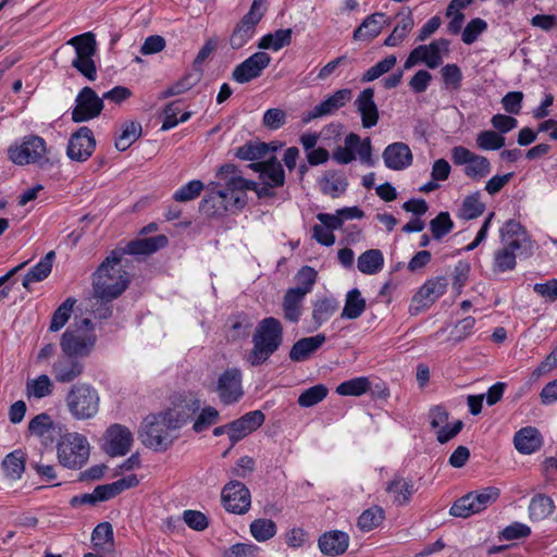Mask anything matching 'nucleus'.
<instances>
[{"label":"nucleus","instance_id":"c9c22d12","mask_svg":"<svg viewBox=\"0 0 557 557\" xmlns=\"http://www.w3.org/2000/svg\"><path fill=\"white\" fill-rule=\"evenodd\" d=\"M306 294L300 289L289 288L283 298L284 318L290 322H298L301 315V305Z\"/></svg>","mask_w":557,"mask_h":557},{"label":"nucleus","instance_id":"412c9836","mask_svg":"<svg viewBox=\"0 0 557 557\" xmlns=\"http://www.w3.org/2000/svg\"><path fill=\"white\" fill-rule=\"evenodd\" d=\"M354 104L360 114L362 127L371 128L377 124L380 120V113L374 101L373 88L369 87L360 91Z\"/></svg>","mask_w":557,"mask_h":557},{"label":"nucleus","instance_id":"5701e85b","mask_svg":"<svg viewBox=\"0 0 557 557\" xmlns=\"http://www.w3.org/2000/svg\"><path fill=\"white\" fill-rule=\"evenodd\" d=\"M76 356L59 357L52 366V374L59 383H72L79 377L84 371V363Z\"/></svg>","mask_w":557,"mask_h":557},{"label":"nucleus","instance_id":"49530a36","mask_svg":"<svg viewBox=\"0 0 557 557\" xmlns=\"http://www.w3.org/2000/svg\"><path fill=\"white\" fill-rule=\"evenodd\" d=\"M91 542L99 552L110 550L113 545V528L111 523H99L92 531Z\"/></svg>","mask_w":557,"mask_h":557},{"label":"nucleus","instance_id":"473e14b6","mask_svg":"<svg viewBox=\"0 0 557 557\" xmlns=\"http://www.w3.org/2000/svg\"><path fill=\"white\" fill-rule=\"evenodd\" d=\"M55 259L54 251H49L36 265H34L24 276L22 285L30 290L32 283L41 282L49 276L52 264Z\"/></svg>","mask_w":557,"mask_h":557},{"label":"nucleus","instance_id":"864d4df0","mask_svg":"<svg viewBox=\"0 0 557 557\" xmlns=\"http://www.w3.org/2000/svg\"><path fill=\"white\" fill-rule=\"evenodd\" d=\"M329 389L324 384H317L305 389L298 397V405L304 408L312 407L327 396Z\"/></svg>","mask_w":557,"mask_h":557},{"label":"nucleus","instance_id":"4be33fe9","mask_svg":"<svg viewBox=\"0 0 557 557\" xmlns=\"http://www.w3.org/2000/svg\"><path fill=\"white\" fill-rule=\"evenodd\" d=\"M382 158L386 168L403 171L412 164L413 156L409 146L401 141L385 147Z\"/></svg>","mask_w":557,"mask_h":557},{"label":"nucleus","instance_id":"20e7f679","mask_svg":"<svg viewBox=\"0 0 557 557\" xmlns=\"http://www.w3.org/2000/svg\"><path fill=\"white\" fill-rule=\"evenodd\" d=\"M283 325L278 319H262L252 334V348L246 357L247 362L252 367L267 362L283 344Z\"/></svg>","mask_w":557,"mask_h":557},{"label":"nucleus","instance_id":"2eb2a0df","mask_svg":"<svg viewBox=\"0 0 557 557\" xmlns=\"http://www.w3.org/2000/svg\"><path fill=\"white\" fill-rule=\"evenodd\" d=\"M96 148L92 131L87 126L79 127L69 139L66 156L76 162L88 160Z\"/></svg>","mask_w":557,"mask_h":557},{"label":"nucleus","instance_id":"a18cd8bd","mask_svg":"<svg viewBox=\"0 0 557 557\" xmlns=\"http://www.w3.org/2000/svg\"><path fill=\"white\" fill-rule=\"evenodd\" d=\"M276 147L270 148L265 143L249 141L237 148L235 156L242 160L255 161L262 159L270 150H275Z\"/></svg>","mask_w":557,"mask_h":557},{"label":"nucleus","instance_id":"cd10ccee","mask_svg":"<svg viewBox=\"0 0 557 557\" xmlns=\"http://www.w3.org/2000/svg\"><path fill=\"white\" fill-rule=\"evenodd\" d=\"M168 245V238L164 235H157L148 238H140L129 242L123 251L121 252V257L123 255H133V256H148L151 255L159 249L165 247Z\"/></svg>","mask_w":557,"mask_h":557},{"label":"nucleus","instance_id":"7c9ffc66","mask_svg":"<svg viewBox=\"0 0 557 557\" xmlns=\"http://www.w3.org/2000/svg\"><path fill=\"white\" fill-rule=\"evenodd\" d=\"M349 537L345 532L332 531L324 533L319 539L321 552L330 556H338L348 548Z\"/></svg>","mask_w":557,"mask_h":557},{"label":"nucleus","instance_id":"58836bf2","mask_svg":"<svg viewBox=\"0 0 557 557\" xmlns=\"http://www.w3.org/2000/svg\"><path fill=\"white\" fill-rule=\"evenodd\" d=\"M25 453L21 449H16L4 457L1 466L7 478L18 480L25 471Z\"/></svg>","mask_w":557,"mask_h":557},{"label":"nucleus","instance_id":"c756f323","mask_svg":"<svg viewBox=\"0 0 557 557\" xmlns=\"http://www.w3.org/2000/svg\"><path fill=\"white\" fill-rule=\"evenodd\" d=\"M513 444L519 453L530 455L541 448L542 435L536 428L525 426L515 434Z\"/></svg>","mask_w":557,"mask_h":557},{"label":"nucleus","instance_id":"ddd939ff","mask_svg":"<svg viewBox=\"0 0 557 557\" xmlns=\"http://www.w3.org/2000/svg\"><path fill=\"white\" fill-rule=\"evenodd\" d=\"M221 500L225 510L235 515L246 513L251 505L250 492L239 481H231L223 487Z\"/></svg>","mask_w":557,"mask_h":557},{"label":"nucleus","instance_id":"e433bc0d","mask_svg":"<svg viewBox=\"0 0 557 557\" xmlns=\"http://www.w3.org/2000/svg\"><path fill=\"white\" fill-rule=\"evenodd\" d=\"M321 190L325 195H330L333 198L346 191L348 186L347 180L337 171H326L320 181Z\"/></svg>","mask_w":557,"mask_h":557},{"label":"nucleus","instance_id":"9b49d317","mask_svg":"<svg viewBox=\"0 0 557 557\" xmlns=\"http://www.w3.org/2000/svg\"><path fill=\"white\" fill-rule=\"evenodd\" d=\"M47 153L46 141L38 135H28L23 137L21 145L11 146L8 149L9 159L17 164L25 165L30 163H42Z\"/></svg>","mask_w":557,"mask_h":557},{"label":"nucleus","instance_id":"39448f33","mask_svg":"<svg viewBox=\"0 0 557 557\" xmlns=\"http://www.w3.org/2000/svg\"><path fill=\"white\" fill-rule=\"evenodd\" d=\"M169 421L164 411L148 414L139 430L141 443L157 453L168 450L178 437V430Z\"/></svg>","mask_w":557,"mask_h":557},{"label":"nucleus","instance_id":"f257e3e1","mask_svg":"<svg viewBox=\"0 0 557 557\" xmlns=\"http://www.w3.org/2000/svg\"><path fill=\"white\" fill-rule=\"evenodd\" d=\"M235 175V165L227 163L219 168L216 181L207 185V195L200 201L199 210L208 216L220 218L232 209H242L246 206L243 191L237 184L228 183Z\"/></svg>","mask_w":557,"mask_h":557},{"label":"nucleus","instance_id":"8fccbe9b","mask_svg":"<svg viewBox=\"0 0 557 557\" xmlns=\"http://www.w3.org/2000/svg\"><path fill=\"white\" fill-rule=\"evenodd\" d=\"M371 387V383L367 376L354 377L344 381L336 387V393L342 396H361Z\"/></svg>","mask_w":557,"mask_h":557},{"label":"nucleus","instance_id":"6e6552de","mask_svg":"<svg viewBox=\"0 0 557 557\" xmlns=\"http://www.w3.org/2000/svg\"><path fill=\"white\" fill-rule=\"evenodd\" d=\"M57 449L59 462L69 469H81L90 454L86 436L76 432L61 435Z\"/></svg>","mask_w":557,"mask_h":557},{"label":"nucleus","instance_id":"0e129e2a","mask_svg":"<svg viewBox=\"0 0 557 557\" xmlns=\"http://www.w3.org/2000/svg\"><path fill=\"white\" fill-rule=\"evenodd\" d=\"M517 253H511L504 247L495 252L493 271L494 272H506L511 271L516 268Z\"/></svg>","mask_w":557,"mask_h":557},{"label":"nucleus","instance_id":"aec40b11","mask_svg":"<svg viewBox=\"0 0 557 557\" xmlns=\"http://www.w3.org/2000/svg\"><path fill=\"white\" fill-rule=\"evenodd\" d=\"M265 416L261 410H253L230 422L231 447H233L236 443H238L251 432L259 429L263 424Z\"/></svg>","mask_w":557,"mask_h":557},{"label":"nucleus","instance_id":"423d86ee","mask_svg":"<svg viewBox=\"0 0 557 557\" xmlns=\"http://www.w3.org/2000/svg\"><path fill=\"white\" fill-rule=\"evenodd\" d=\"M97 343L95 325L88 318L75 320L62 334L60 347L64 355L88 357Z\"/></svg>","mask_w":557,"mask_h":557},{"label":"nucleus","instance_id":"3c124183","mask_svg":"<svg viewBox=\"0 0 557 557\" xmlns=\"http://www.w3.org/2000/svg\"><path fill=\"white\" fill-rule=\"evenodd\" d=\"M359 144V135L356 133H349L345 137V146H338L333 151V159L339 164H348L356 159L355 148Z\"/></svg>","mask_w":557,"mask_h":557},{"label":"nucleus","instance_id":"de8ad7c7","mask_svg":"<svg viewBox=\"0 0 557 557\" xmlns=\"http://www.w3.org/2000/svg\"><path fill=\"white\" fill-rule=\"evenodd\" d=\"M75 304L76 299L69 297L57 308L49 325L50 332L60 331L69 322Z\"/></svg>","mask_w":557,"mask_h":557},{"label":"nucleus","instance_id":"4c0bfd02","mask_svg":"<svg viewBox=\"0 0 557 557\" xmlns=\"http://www.w3.org/2000/svg\"><path fill=\"white\" fill-rule=\"evenodd\" d=\"M384 265V257L379 249H369L361 253L357 261L358 270L367 275L379 273Z\"/></svg>","mask_w":557,"mask_h":557},{"label":"nucleus","instance_id":"c03bdc74","mask_svg":"<svg viewBox=\"0 0 557 557\" xmlns=\"http://www.w3.org/2000/svg\"><path fill=\"white\" fill-rule=\"evenodd\" d=\"M143 133L141 124L138 122H126L122 127V133L115 139V148L119 151L128 149Z\"/></svg>","mask_w":557,"mask_h":557},{"label":"nucleus","instance_id":"1a4fd4ad","mask_svg":"<svg viewBox=\"0 0 557 557\" xmlns=\"http://www.w3.org/2000/svg\"><path fill=\"white\" fill-rule=\"evenodd\" d=\"M75 48V58L72 66L75 67L87 79L94 82L97 78V67L92 57L97 51L95 35L90 32L75 36L67 41Z\"/></svg>","mask_w":557,"mask_h":557},{"label":"nucleus","instance_id":"603ef678","mask_svg":"<svg viewBox=\"0 0 557 557\" xmlns=\"http://www.w3.org/2000/svg\"><path fill=\"white\" fill-rule=\"evenodd\" d=\"M480 199V191L467 196L460 208V216L465 220H473L482 215L485 210V205Z\"/></svg>","mask_w":557,"mask_h":557},{"label":"nucleus","instance_id":"f8f14e48","mask_svg":"<svg viewBox=\"0 0 557 557\" xmlns=\"http://www.w3.org/2000/svg\"><path fill=\"white\" fill-rule=\"evenodd\" d=\"M451 160L456 165H465V174L473 181H480L486 177L492 170L490 160L470 151L463 146H457L451 149Z\"/></svg>","mask_w":557,"mask_h":557},{"label":"nucleus","instance_id":"5fc2aeb1","mask_svg":"<svg viewBox=\"0 0 557 557\" xmlns=\"http://www.w3.org/2000/svg\"><path fill=\"white\" fill-rule=\"evenodd\" d=\"M250 533L258 542H265L276 533V524L271 519H257L250 524Z\"/></svg>","mask_w":557,"mask_h":557},{"label":"nucleus","instance_id":"b1692460","mask_svg":"<svg viewBox=\"0 0 557 557\" xmlns=\"http://www.w3.org/2000/svg\"><path fill=\"white\" fill-rule=\"evenodd\" d=\"M448 281L445 276L428 280L413 296V301L426 308L434 304L447 289Z\"/></svg>","mask_w":557,"mask_h":557},{"label":"nucleus","instance_id":"a211bd4d","mask_svg":"<svg viewBox=\"0 0 557 557\" xmlns=\"http://www.w3.org/2000/svg\"><path fill=\"white\" fill-rule=\"evenodd\" d=\"M270 62L271 57L267 52H256L234 69L232 78L239 84L248 83L259 77Z\"/></svg>","mask_w":557,"mask_h":557},{"label":"nucleus","instance_id":"4468645a","mask_svg":"<svg viewBox=\"0 0 557 557\" xmlns=\"http://www.w3.org/2000/svg\"><path fill=\"white\" fill-rule=\"evenodd\" d=\"M76 106L72 110V121L82 123L97 117L103 110L102 98L98 97L91 87H84L75 99Z\"/></svg>","mask_w":557,"mask_h":557},{"label":"nucleus","instance_id":"37998d69","mask_svg":"<svg viewBox=\"0 0 557 557\" xmlns=\"http://www.w3.org/2000/svg\"><path fill=\"white\" fill-rule=\"evenodd\" d=\"M440 45H443L444 51H448L449 41L447 39L441 38L437 40H433L430 45H421V48H424V52L420 55L422 58V62L430 69H436L442 64V55Z\"/></svg>","mask_w":557,"mask_h":557},{"label":"nucleus","instance_id":"774afa93","mask_svg":"<svg viewBox=\"0 0 557 557\" xmlns=\"http://www.w3.org/2000/svg\"><path fill=\"white\" fill-rule=\"evenodd\" d=\"M259 546L252 543H236L223 552L224 557H256Z\"/></svg>","mask_w":557,"mask_h":557},{"label":"nucleus","instance_id":"7ed1b4c3","mask_svg":"<svg viewBox=\"0 0 557 557\" xmlns=\"http://www.w3.org/2000/svg\"><path fill=\"white\" fill-rule=\"evenodd\" d=\"M128 284L127 272L121 268V252L113 250L94 273V295L110 302L117 298Z\"/></svg>","mask_w":557,"mask_h":557},{"label":"nucleus","instance_id":"79ce46f5","mask_svg":"<svg viewBox=\"0 0 557 557\" xmlns=\"http://www.w3.org/2000/svg\"><path fill=\"white\" fill-rule=\"evenodd\" d=\"M292 34V28L277 29L274 33L264 35L260 39L258 47L260 49H272L273 51H278L280 49L290 45Z\"/></svg>","mask_w":557,"mask_h":557},{"label":"nucleus","instance_id":"bf43d9fd","mask_svg":"<svg viewBox=\"0 0 557 557\" xmlns=\"http://www.w3.org/2000/svg\"><path fill=\"white\" fill-rule=\"evenodd\" d=\"M430 228L435 239H441L454 228V222L448 212H440L430 222Z\"/></svg>","mask_w":557,"mask_h":557},{"label":"nucleus","instance_id":"dca6fc26","mask_svg":"<svg viewBox=\"0 0 557 557\" xmlns=\"http://www.w3.org/2000/svg\"><path fill=\"white\" fill-rule=\"evenodd\" d=\"M216 391L224 405L237 403L244 395L242 372L236 368L225 370L218 380Z\"/></svg>","mask_w":557,"mask_h":557},{"label":"nucleus","instance_id":"e2e57ef3","mask_svg":"<svg viewBox=\"0 0 557 557\" xmlns=\"http://www.w3.org/2000/svg\"><path fill=\"white\" fill-rule=\"evenodd\" d=\"M220 419L219 411L211 406L205 407L196 421L194 422L193 430L197 433H200L207 429H209L211 425L215 424Z\"/></svg>","mask_w":557,"mask_h":557},{"label":"nucleus","instance_id":"6ab92c4d","mask_svg":"<svg viewBox=\"0 0 557 557\" xmlns=\"http://www.w3.org/2000/svg\"><path fill=\"white\" fill-rule=\"evenodd\" d=\"M352 98V91L349 88H343L336 90L330 95L321 103L317 104L311 111H309L304 117V123H309L312 120L332 115L343 107H345Z\"/></svg>","mask_w":557,"mask_h":557},{"label":"nucleus","instance_id":"f3484780","mask_svg":"<svg viewBox=\"0 0 557 557\" xmlns=\"http://www.w3.org/2000/svg\"><path fill=\"white\" fill-rule=\"evenodd\" d=\"M104 438L103 449L111 457L126 455L131 450L134 441L132 432L126 426L117 423L108 428Z\"/></svg>","mask_w":557,"mask_h":557},{"label":"nucleus","instance_id":"393cba45","mask_svg":"<svg viewBox=\"0 0 557 557\" xmlns=\"http://www.w3.org/2000/svg\"><path fill=\"white\" fill-rule=\"evenodd\" d=\"M200 409V400L196 398L184 399L173 408L164 410L170 423L177 430L184 426Z\"/></svg>","mask_w":557,"mask_h":557},{"label":"nucleus","instance_id":"13d9d810","mask_svg":"<svg viewBox=\"0 0 557 557\" xmlns=\"http://www.w3.org/2000/svg\"><path fill=\"white\" fill-rule=\"evenodd\" d=\"M397 59L394 54L387 55L375 65L371 66L362 76L364 83L372 82L389 72L396 64Z\"/></svg>","mask_w":557,"mask_h":557},{"label":"nucleus","instance_id":"ea45409f","mask_svg":"<svg viewBox=\"0 0 557 557\" xmlns=\"http://www.w3.org/2000/svg\"><path fill=\"white\" fill-rule=\"evenodd\" d=\"M366 306V299L361 296L360 290L354 288L346 295V301L341 318L355 320L364 312Z\"/></svg>","mask_w":557,"mask_h":557},{"label":"nucleus","instance_id":"9d476101","mask_svg":"<svg viewBox=\"0 0 557 557\" xmlns=\"http://www.w3.org/2000/svg\"><path fill=\"white\" fill-rule=\"evenodd\" d=\"M499 495L500 491L495 486H487L480 491L470 492L453 504L449 513L454 517L468 518L494 504Z\"/></svg>","mask_w":557,"mask_h":557},{"label":"nucleus","instance_id":"a19ab883","mask_svg":"<svg viewBox=\"0 0 557 557\" xmlns=\"http://www.w3.org/2000/svg\"><path fill=\"white\" fill-rule=\"evenodd\" d=\"M555 509L554 502L545 494H537L532 497L529 505V517L532 521H541L553 513Z\"/></svg>","mask_w":557,"mask_h":557},{"label":"nucleus","instance_id":"bb28decb","mask_svg":"<svg viewBox=\"0 0 557 557\" xmlns=\"http://www.w3.org/2000/svg\"><path fill=\"white\" fill-rule=\"evenodd\" d=\"M326 341L323 333L314 336L304 337L297 341L289 350V359L294 362H301L310 358Z\"/></svg>","mask_w":557,"mask_h":557},{"label":"nucleus","instance_id":"052dcab7","mask_svg":"<svg viewBox=\"0 0 557 557\" xmlns=\"http://www.w3.org/2000/svg\"><path fill=\"white\" fill-rule=\"evenodd\" d=\"M28 430L32 434L45 437L48 433L55 430V425L49 414L40 413L29 421Z\"/></svg>","mask_w":557,"mask_h":557},{"label":"nucleus","instance_id":"c85d7f7f","mask_svg":"<svg viewBox=\"0 0 557 557\" xmlns=\"http://www.w3.org/2000/svg\"><path fill=\"white\" fill-rule=\"evenodd\" d=\"M386 492L392 496L393 503L397 506L407 505L416 493L414 483L411 479L395 475L386 485Z\"/></svg>","mask_w":557,"mask_h":557},{"label":"nucleus","instance_id":"0eeeda50","mask_svg":"<svg viewBox=\"0 0 557 557\" xmlns=\"http://www.w3.org/2000/svg\"><path fill=\"white\" fill-rule=\"evenodd\" d=\"M66 406L70 413L76 420H87L94 418L99 410V394L86 383L72 385L66 397Z\"/></svg>","mask_w":557,"mask_h":557},{"label":"nucleus","instance_id":"f03ea898","mask_svg":"<svg viewBox=\"0 0 557 557\" xmlns=\"http://www.w3.org/2000/svg\"><path fill=\"white\" fill-rule=\"evenodd\" d=\"M251 170L259 173L261 184L243 177V172L235 165V175L228 178V183L237 184L243 191V199L247 200V191L253 190L259 199L275 196L274 189L285 183V173L281 162L272 156L265 161L250 163Z\"/></svg>","mask_w":557,"mask_h":557},{"label":"nucleus","instance_id":"680f3d73","mask_svg":"<svg viewBox=\"0 0 557 557\" xmlns=\"http://www.w3.org/2000/svg\"><path fill=\"white\" fill-rule=\"evenodd\" d=\"M384 519L383 510L380 507H372L364 510L358 518V527L362 531H371Z\"/></svg>","mask_w":557,"mask_h":557},{"label":"nucleus","instance_id":"a878e982","mask_svg":"<svg viewBox=\"0 0 557 557\" xmlns=\"http://www.w3.org/2000/svg\"><path fill=\"white\" fill-rule=\"evenodd\" d=\"M388 24V17L384 13H373L367 16L363 22L355 29L354 39L360 41H370L380 35L385 25Z\"/></svg>","mask_w":557,"mask_h":557},{"label":"nucleus","instance_id":"4d7b16f0","mask_svg":"<svg viewBox=\"0 0 557 557\" xmlns=\"http://www.w3.org/2000/svg\"><path fill=\"white\" fill-rule=\"evenodd\" d=\"M505 137L494 131H482L476 136V145L482 150H498L505 146Z\"/></svg>","mask_w":557,"mask_h":557},{"label":"nucleus","instance_id":"6e6d98bb","mask_svg":"<svg viewBox=\"0 0 557 557\" xmlns=\"http://www.w3.org/2000/svg\"><path fill=\"white\" fill-rule=\"evenodd\" d=\"M205 188V184L199 180H193L181 186L173 195L177 202H187L198 198Z\"/></svg>","mask_w":557,"mask_h":557},{"label":"nucleus","instance_id":"69168bd1","mask_svg":"<svg viewBox=\"0 0 557 557\" xmlns=\"http://www.w3.org/2000/svg\"><path fill=\"white\" fill-rule=\"evenodd\" d=\"M487 29V23L480 18L471 20L465 27L461 39L466 45H472L479 36Z\"/></svg>","mask_w":557,"mask_h":557},{"label":"nucleus","instance_id":"09e8293b","mask_svg":"<svg viewBox=\"0 0 557 557\" xmlns=\"http://www.w3.org/2000/svg\"><path fill=\"white\" fill-rule=\"evenodd\" d=\"M26 393L28 397L41 399L53 393V383L47 374H41L26 383Z\"/></svg>","mask_w":557,"mask_h":557},{"label":"nucleus","instance_id":"338daca9","mask_svg":"<svg viewBox=\"0 0 557 557\" xmlns=\"http://www.w3.org/2000/svg\"><path fill=\"white\" fill-rule=\"evenodd\" d=\"M317 280V271L308 265L302 267L296 274V281L298 286L296 289H300L301 293L308 294L311 292Z\"/></svg>","mask_w":557,"mask_h":557},{"label":"nucleus","instance_id":"f704fd0d","mask_svg":"<svg viewBox=\"0 0 557 557\" xmlns=\"http://www.w3.org/2000/svg\"><path fill=\"white\" fill-rule=\"evenodd\" d=\"M258 23L245 16L236 24L230 36V46L232 49L243 48L255 35Z\"/></svg>","mask_w":557,"mask_h":557},{"label":"nucleus","instance_id":"72a5a7b5","mask_svg":"<svg viewBox=\"0 0 557 557\" xmlns=\"http://www.w3.org/2000/svg\"><path fill=\"white\" fill-rule=\"evenodd\" d=\"M339 302L333 296L319 298L312 307V320L315 329L320 327L323 323L338 310Z\"/></svg>","mask_w":557,"mask_h":557},{"label":"nucleus","instance_id":"2f4dec72","mask_svg":"<svg viewBox=\"0 0 557 557\" xmlns=\"http://www.w3.org/2000/svg\"><path fill=\"white\" fill-rule=\"evenodd\" d=\"M396 17L399 18V21L392 34L384 41V45L387 47L400 45L414 25L412 13L408 8L400 11Z\"/></svg>","mask_w":557,"mask_h":557}]
</instances>
